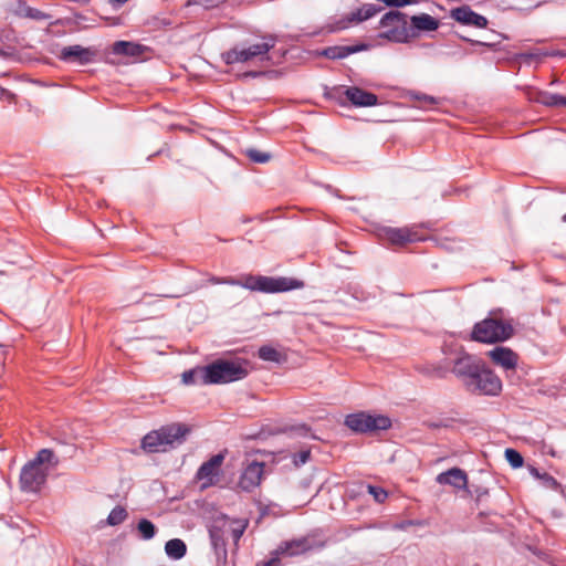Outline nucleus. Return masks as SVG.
<instances>
[{
	"instance_id": "nucleus-26",
	"label": "nucleus",
	"mask_w": 566,
	"mask_h": 566,
	"mask_svg": "<svg viewBox=\"0 0 566 566\" xmlns=\"http://www.w3.org/2000/svg\"><path fill=\"white\" fill-rule=\"evenodd\" d=\"M536 102L548 107H566V97L548 92H538Z\"/></svg>"
},
{
	"instance_id": "nucleus-14",
	"label": "nucleus",
	"mask_w": 566,
	"mask_h": 566,
	"mask_svg": "<svg viewBox=\"0 0 566 566\" xmlns=\"http://www.w3.org/2000/svg\"><path fill=\"white\" fill-rule=\"evenodd\" d=\"M450 17L463 25H473L480 29L486 28L489 23L484 15L476 13L469 6L452 9Z\"/></svg>"
},
{
	"instance_id": "nucleus-28",
	"label": "nucleus",
	"mask_w": 566,
	"mask_h": 566,
	"mask_svg": "<svg viewBox=\"0 0 566 566\" xmlns=\"http://www.w3.org/2000/svg\"><path fill=\"white\" fill-rule=\"evenodd\" d=\"M248 525L249 521L247 518L228 520V531L230 532L234 544L239 543Z\"/></svg>"
},
{
	"instance_id": "nucleus-19",
	"label": "nucleus",
	"mask_w": 566,
	"mask_h": 566,
	"mask_svg": "<svg viewBox=\"0 0 566 566\" xmlns=\"http://www.w3.org/2000/svg\"><path fill=\"white\" fill-rule=\"evenodd\" d=\"M436 480L439 484L452 485L459 490H464L468 486V475L462 469L459 468H452L438 474Z\"/></svg>"
},
{
	"instance_id": "nucleus-31",
	"label": "nucleus",
	"mask_w": 566,
	"mask_h": 566,
	"mask_svg": "<svg viewBox=\"0 0 566 566\" xmlns=\"http://www.w3.org/2000/svg\"><path fill=\"white\" fill-rule=\"evenodd\" d=\"M505 458L507 462L515 469L521 468L523 465L524 460L522 454L514 449H506Z\"/></svg>"
},
{
	"instance_id": "nucleus-29",
	"label": "nucleus",
	"mask_w": 566,
	"mask_h": 566,
	"mask_svg": "<svg viewBox=\"0 0 566 566\" xmlns=\"http://www.w3.org/2000/svg\"><path fill=\"white\" fill-rule=\"evenodd\" d=\"M126 517V510L123 506H115L107 516V523L112 526L119 525Z\"/></svg>"
},
{
	"instance_id": "nucleus-46",
	"label": "nucleus",
	"mask_w": 566,
	"mask_h": 566,
	"mask_svg": "<svg viewBox=\"0 0 566 566\" xmlns=\"http://www.w3.org/2000/svg\"><path fill=\"white\" fill-rule=\"evenodd\" d=\"M563 221L566 222V213L563 216Z\"/></svg>"
},
{
	"instance_id": "nucleus-37",
	"label": "nucleus",
	"mask_w": 566,
	"mask_h": 566,
	"mask_svg": "<svg viewBox=\"0 0 566 566\" xmlns=\"http://www.w3.org/2000/svg\"><path fill=\"white\" fill-rule=\"evenodd\" d=\"M196 370L191 369V370H187L185 373H182V382L185 385H192L196 382Z\"/></svg>"
},
{
	"instance_id": "nucleus-8",
	"label": "nucleus",
	"mask_w": 566,
	"mask_h": 566,
	"mask_svg": "<svg viewBox=\"0 0 566 566\" xmlns=\"http://www.w3.org/2000/svg\"><path fill=\"white\" fill-rule=\"evenodd\" d=\"M464 386L473 394L483 396H499L502 391V380L485 364L479 368L471 380H465Z\"/></svg>"
},
{
	"instance_id": "nucleus-18",
	"label": "nucleus",
	"mask_w": 566,
	"mask_h": 566,
	"mask_svg": "<svg viewBox=\"0 0 566 566\" xmlns=\"http://www.w3.org/2000/svg\"><path fill=\"white\" fill-rule=\"evenodd\" d=\"M379 9L371 3H367L353 11L345 20H342L337 23L336 30H344L348 28L350 23H359L369 18L374 17Z\"/></svg>"
},
{
	"instance_id": "nucleus-40",
	"label": "nucleus",
	"mask_w": 566,
	"mask_h": 566,
	"mask_svg": "<svg viewBox=\"0 0 566 566\" xmlns=\"http://www.w3.org/2000/svg\"><path fill=\"white\" fill-rule=\"evenodd\" d=\"M261 74H262L261 72L249 71V72H245L242 76H244V77H258Z\"/></svg>"
},
{
	"instance_id": "nucleus-39",
	"label": "nucleus",
	"mask_w": 566,
	"mask_h": 566,
	"mask_svg": "<svg viewBox=\"0 0 566 566\" xmlns=\"http://www.w3.org/2000/svg\"><path fill=\"white\" fill-rule=\"evenodd\" d=\"M542 479L545 481V484L547 486H551L553 489H556L558 486V482L556 481V479L547 473H544Z\"/></svg>"
},
{
	"instance_id": "nucleus-5",
	"label": "nucleus",
	"mask_w": 566,
	"mask_h": 566,
	"mask_svg": "<svg viewBox=\"0 0 566 566\" xmlns=\"http://www.w3.org/2000/svg\"><path fill=\"white\" fill-rule=\"evenodd\" d=\"M276 38L274 35H266L262 38V42L249 46L235 45L221 53V60L227 65L238 63H250L253 61L270 62L271 57L269 52L275 46Z\"/></svg>"
},
{
	"instance_id": "nucleus-21",
	"label": "nucleus",
	"mask_w": 566,
	"mask_h": 566,
	"mask_svg": "<svg viewBox=\"0 0 566 566\" xmlns=\"http://www.w3.org/2000/svg\"><path fill=\"white\" fill-rule=\"evenodd\" d=\"M411 28L416 31L417 36L420 31H436L439 28V21L428 13H421L418 15H412L410 18Z\"/></svg>"
},
{
	"instance_id": "nucleus-12",
	"label": "nucleus",
	"mask_w": 566,
	"mask_h": 566,
	"mask_svg": "<svg viewBox=\"0 0 566 566\" xmlns=\"http://www.w3.org/2000/svg\"><path fill=\"white\" fill-rule=\"evenodd\" d=\"M264 472V463L252 461L242 471L238 486L245 492H251L261 484Z\"/></svg>"
},
{
	"instance_id": "nucleus-6",
	"label": "nucleus",
	"mask_w": 566,
	"mask_h": 566,
	"mask_svg": "<svg viewBox=\"0 0 566 566\" xmlns=\"http://www.w3.org/2000/svg\"><path fill=\"white\" fill-rule=\"evenodd\" d=\"M201 382L228 384L248 376V369L240 361L219 359L200 369Z\"/></svg>"
},
{
	"instance_id": "nucleus-44",
	"label": "nucleus",
	"mask_w": 566,
	"mask_h": 566,
	"mask_svg": "<svg viewBox=\"0 0 566 566\" xmlns=\"http://www.w3.org/2000/svg\"><path fill=\"white\" fill-rule=\"evenodd\" d=\"M532 473H533L535 476L541 478V479H542V476H543V475H541V474H539V472H538L536 469H532Z\"/></svg>"
},
{
	"instance_id": "nucleus-9",
	"label": "nucleus",
	"mask_w": 566,
	"mask_h": 566,
	"mask_svg": "<svg viewBox=\"0 0 566 566\" xmlns=\"http://www.w3.org/2000/svg\"><path fill=\"white\" fill-rule=\"evenodd\" d=\"M345 424L355 432L370 433L389 429L391 420L382 415H369L361 411L346 416Z\"/></svg>"
},
{
	"instance_id": "nucleus-34",
	"label": "nucleus",
	"mask_w": 566,
	"mask_h": 566,
	"mask_svg": "<svg viewBox=\"0 0 566 566\" xmlns=\"http://www.w3.org/2000/svg\"><path fill=\"white\" fill-rule=\"evenodd\" d=\"M27 17H29L33 20H38V21L48 20L51 18L50 14H48L39 9H34V8H29L27 10Z\"/></svg>"
},
{
	"instance_id": "nucleus-30",
	"label": "nucleus",
	"mask_w": 566,
	"mask_h": 566,
	"mask_svg": "<svg viewBox=\"0 0 566 566\" xmlns=\"http://www.w3.org/2000/svg\"><path fill=\"white\" fill-rule=\"evenodd\" d=\"M137 528L144 539H151L156 534L154 523L146 518H142L138 522Z\"/></svg>"
},
{
	"instance_id": "nucleus-23",
	"label": "nucleus",
	"mask_w": 566,
	"mask_h": 566,
	"mask_svg": "<svg viewBox=\"0 0 566 566\" xmlns=\"http://www.w3.org/2000/svg\"><path fill=\"white\" fill-rule=\"evenodd\" d=\"M311 548L307 539H294L290 542H284L280 545V552H285L289 556H296L307 552Z\"/></svg>"
},
{
	"instance_id": "nucleus-2",
	"label": "nucleus",
	"mask_w": 566,
	"mask_h": 566,
	"mask_svg": "<svg viewBox=\"0 0 566 566\" xmlns=\"http://www.w3.org/2000/svg\"><path fill=\"white\" fill-rule=\"evenodd\" d=\"M59 459L53 450L41 449L34 459L25 463L20 472V488L23 492L36 493L45 484L50 467L55 468Z\"/></svg>"
},
{
	"instance_id": "nucleus-45",
	"label": "nucleus",
	"mask_w": 566,
	"mask_h": 566,
	"mask_svg": "<svg viewBox=\"0 0 566 566\" xmlns=\"http://www.w3.org/2000/svg\"><path fill=\"white\" fill-rule=\"evenodd\" d=\"M255 566H268L264 562L258 563Z\"/></svg>"
},
{
	"instance_id": "nucleus-33",
	"label": "nucleus",
	"mask_w": 566,
	"mask_h": 566,
	"mask_svg": "<svg viewBox=\"0 0 566 566\" xmlns=\"http://www.w3.org/2000/svg\"><path fill=\"white\" fill-rule=\"evenodd\" d=\"M367 489L368 493L371 494L377 502L381 503L387 499L388 494L384 489L374 485H368Z\"/></svg>"
},
{
	"instance_id": "nucleus-16",
	"label": "nucleus",
	"mask_w": 566,
	"mask_h": 566,
	"mask_svg": "<svg viewBox=\"0 0 566 566\" xmlns=\"http://www.w3.org/2000/svg\"><path fill=\"white\" fill-rule=\"evenodd\" d=\"M488 356L495 365L506 370L515 369L517 366L518 356L509 347L496 346L488 352Z\"/></svg>"
},
{
	"instance_id": "nucleus-20",
	"label": "nucleus",
	"mask_w": 566,
	"mask_h": 566,
	"mask_svg": "<svg viewBox=\"0 0 566 566\" xmlns=\"http://www.w3.org/2000/svg\"><path fill=\"white\" fill-rule=\"evenodd\" d=\"M368 49L367 44L360 43L356 45H334L325 48L321 51V55L331 60H340L350 54L358 53Z\"/></svg>"
},
{
	"instance_id": "nucleus-41",
	"label": "nucleus",
	"mask_w": 566,
	"mask_h": 566,
	"mask_svg": "<svg viewBox=\"0 0 566 566\" xmlns=\"http://www.w3.org/2000/svg\"><path fill=\"white\" fill-rule=\"evenodd\" d=\"M301 462L305 463L310 458V451H303L300 453Z\"/></svg>"
},
{
	"instance_id": "nucleus-25",
	"label": "nucleus",
	"mask_w": 566,
	"mask_h": 566,
	"mask_svg": "<svg viewBox=\"0 0 566 566\" xmlns=\"http://www.w3.org/2000/svg\"><path fill=\"white\" fill-rule=\"evenodd\" d=\"M165 552L169 558L180 559L187 553V546L182 539L172 538L165 544Z\"/></svg>"
},
{
	"instance_id": "nucleus-42",
	"label": "nucleus",
	"mask_w": 566,
	"mask_h": 566,
	"mask_svg": "<svg viewBox=\"0 0 566 566\" xmlns=\"http://www.w3.org/2000/svg\"><path fill=\"white\" fill-rule=\"evenodd\" d=\"M108 1H109V3H112L113 6H115V7H119V6L124 4V3H126L128 0H108Z\"/></svg>"
},
{
	"instance_id": "nucleus-27",
	"label": "nucleus",
	"mask_w": 566,
	"mask_h": 566,
	"mask_svg": "<svg viewBox=\"0 0 566 566\" xmlns=\"http://www.w3.org/2000/svg\"><path fill=\"white\" fill-rule=\"evenodd\" d=\"M407 96L412 101H417L419 103L418 106L424 109H431L440 103L439 98L416 91H409Z\"/></svg>"
},
{
	"instance_id": "nucleus-36",
	"label": "nucleus",
	"mask_w": 566,
	"mask_h": 566,
	"mask_svg": "<svg viewBox=\"0 0 566 566\" xmlns=\"http://www.w3.org/2000/svg\"><path fill=\"white\" fill-rule=\"evenodd\" d=\"M281 555H286L285 552H280V546L272 552V557L268 560V562H264L268 566H280L281 565V559H280V556Z\"/></svg>"
},
{
	"instance_id": "nucleus-35",
	"label": "nucleus",
	"mask_w": 566,
	"mask_h": 566,
	"mask_svg": "<svg viewBox=\"0 0 566 566\" xmlns=\"http://www.w3.org/2000/svg\"><path fill=\"white\" fill-rule=\"evenodd\" d=\"M226 0H189V3H195L202 6L206 9L218 7L220 3H223Z\"/></svg>"
},
{
	"instance_id": "nucleus-11",
	"label": "nucleus",
	"mask_w": 566,
	"mask_h": 566,
	"mask_svg": "<svg viewBox=\"0 0 566 566\" xmlns=\"http://www.w3.org/2000/svg\"><path fill=\"white\" fill-rule=\"evenodd\" d=\"M96 51L92 48H84L82 45H69L61 49L57 59L66 63H76L78 65H86L94 61Z\"/></svg>"
},
{
	"instance_id": "nucleus-4",
	"label": "nucleus",
	"mask_w": 566,
	"mask_h": 566,
	"mask_svg": "<svg viewBox=\"0 0 566 566\" xmlns=\"http://www.w3.org/2000/svg\"><path fill=\"white\" fill-rule=\"evenodd\" d=\"M513 334L511 321L500 318L497 312L493 311L490 316L474 324L471 339L483 344H495L507 340Z\"/></svg>"
},
{
	"instance_id": "nucleus-24",
	"label": "nucleus",
	"mask_w": 566,
	"mask_h": 566,
	"mask_svg": "<svg viewBox=\"0 0 566 566\" xmlns=\"http://www.w3.org/2000/svg\"><path fill=\"white\" fill-rule=\"evenodd\" d=\"M258 356L260 359L264 361H271L276 364H282L287 360L285 354L279 352L277 349L269 345L261 346L258 350Z\"/></svg>"
},
{
	"instance_id": "nucleus-43",
	"label": "nucleus",
	"mask_w": 566,
	"mask_h": 566,
	"mask_svg": "<svg viewBox=\"0 0 566 566\" xmlns=\"http://www.w3.org/2000/svg\"><path fill=\"white\" fill-rule=\"evenodd\" d=\"M446 374H447V369L446 368H438L437 375L439 377H443Z\"/></svg>"
},
{
	"instance_id": "nucleus-22",
	"label": "nucleus",
	"mask_w": 566,
	"mask_h": 566,
	"mask_svg": "<svg viewBox=\"0 0 566 566\" xmlns=\"http://www.w3.org/2000/svg\"><path fill=\"white\" fill-rule=\"evenodd\" d=\"M144 52V48L140 44L128 42V41H117L113 44V53L127 55V56H139Z\"/></svg>"
},
{
	"instance_id": "nucleus-7",
	"label": "nucleus",
	"mask_w": 566,
	"mask_h": 566,
	"mask_svg": "<svg viewBox=\"0 0 566 566\" xmlns=\"http://www.w3.org/2000/svg\"><path fill=\"white\" fill-rule=\"evenodd\" d=\"M379 27L381 31L378 38L392 43H408L417 38L416 31L408 27L407 14L398 10L385 13L379 20Z\"/></svg>"
},
{
	"instance_id": "nucleus-10",
	"label": "nucleus",
	"mask_w": 566,
	"mask_h": 566,
	"mask_svg": "<svg viewBox=\"0 0 566 566\" xmlns=\"http://www.w3.org/2000/svg\"><path fill=\"white\" fill-rule=\"evenodd\" d=\"M224 458L226 451L212 455L208 461L203 462L199 467L196 478L199 481H202L203 488L211 486L218 481Z\"/></svg>"
},
{
	"instance_id": "nucleus-17",
	"label": "nucleus",
	"mask_w": 566,
	"mask_h": 566,
	"mask_svg": "<svg viewBox=\"0 0 566 566\" xmlns=\"http://www.w3.org/2000/svg\"><path fill=\"white\" fill-rule=\"evenodd\" d=\"M346 98L356 107H370L378 104L376 94L357 86H349L344 91Z\"/></svg>"
},
{
	"instance_id": "nucleus-3",
	"label": "nucleus",
	"mask_w": 566,
	"mask_h": 566,
	"mask_svg": "<svg viewBox=\"0 0 566 566\" xmlns=\"http://www.w3.org/2000/svg\"><path fill=\"white\" fill-rule=\"evenodd\" d=\"M189 432L190 427L185 423L166 424L148 432L142 439V448L149 453L166 452L168 449L181 444Z\"/></svg>"
},
{
	"instance_id": "nucleus-15",
	"label": "nucleus",
	"mask_w": 566,
	"mask_h": 566,
	"mask_svg": "<svg viewBox=\"0 0 566 566\" xmlns=\"http://www.w3.org/2000/svg\"><path fill=\"white\" fill-rule=\"evenodd\" d=\"M482 364V361L474 359L471 355L464 354L454 360L452 373L463 378L464 381L471 380Z\"/></svg>"
},
{
	"instance_id": "nucleus-1",
	"label": "nucleus",
	"mask_w": 566,
	"mask_h": 566,
	"mask_svg": "<svg viewBox=\"0 0 566 566\" xmlns=\"http://www.w3.org/2000/svg\"><path fill=\"white\" fill-rule=\"evenodd\" d=\"M212 284L239 285L252 292L282 293L302 289L303 281L292 277H271L264 275H244L241 280L233 277H211Z\"/></svg>"
},
{
	"instance_id": "nucleus-32",
	"label": "nucleus",
	"mask_w": 566,
	"mask_h": 566,
	"mask_svg": "<svg viewBox=\"0 0 566 566\" xmlns=\"http://www.w3.org/2000/svg\"><path fill=\"white\" fill-rule=\"evenodd\" d=\"M247 156L254 163H258V164H264L266 161H269L270 159V155L266 154V153H261L256 149H248L247 150Z\"/></svg>"
},
{
	"instance_id": "nucleus-38",
	"label": "nucleus",
	"mask_w": 566,
	"mask_h": 566,
	"mask_svg": "<svg viewBox=\"0 0 566 566\" xmlns=\"http://www.w3.org/2000/svg\"><path fill=\"white\" fill-rule=\"evenodd\" d=\"M413 3L412 0H386L385 1V4L388 6V7H405V6H408V4H411Z\"/></svg>"
},
{
	"instance_id": "nucleus-13",
	"label": "nucleus",
	"mask_w": 566,
	"mask_h": 566,
	"mask_svg": "<svg viewBox=\"0 0 566 566\" xmlns=\"http://www.w3.org/2000/svg\"><path fill=\"white\" fill-rule=\"evenodd\" d=\"M382 237L395 245H405L407 243H412L422 240V238L419 235V233L415 230L413 227H387L382 229Z\"/></svg>"
}]
</instances>
